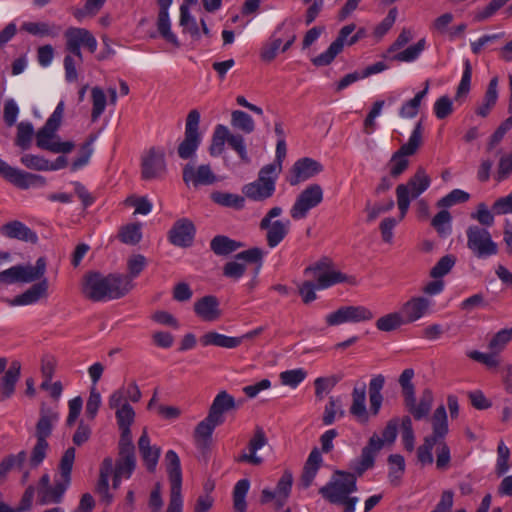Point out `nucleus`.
I'll return each mask as SVG.
<instances>
[{
	"label": "nucleus",
	"instance_id": "obj_25",
	"mask_svg": "<svg viewBox=\"0 0 512 512\" xmlns=\"http://www.w3.org/2000/svg\"><path fill=\"white\" fill-rule=\"evenodd\" d=\"M261 230L266 231V242L269 248L278 246L289 234L291 222L289 219L275 220L274 222H260Z\"/></svg>",
	"mask_w": 512,
	"mask_h": 512
},
{
	"label": "nucleus",
	"instance_id": "obj_62",
	"mask_svg": "<svg viewBox=\"0 0 512 512\" xmlns=\"http://www.w3.org/2000/svg\"><path fill=\"white\" fill-rule=\"evenodd\" d=\"M119 239L124 244L135 245L142 237L140 224H129L123 226L119 231Z\"/></svg>",
	"mask_w": 512,
	"mask_h": 512
},
{
	"label": "nucleus",
	"instance_id": "obj_58",
	"mask_svg": "<svg viewBox=\"0 0 512 512\" xmlns=\"http://www.w3.org/2000/svg\"><path fill=\"white\" fill-rule=\"evenodd\" d=\"M452 217L447 210L439 211L431 221V225L440 236H447L452 231Z\"/></svg>",
	"mask_w": 512,
	"mask_h": 512
},
{
	"label": "nucleus",
	"instance_id": "obj_57",
	"mask_svg": "<svg viewBox=\"0 0 512 512\" xmlns=\"http://www.w3.org/2000/svg\"><path fill=\"white\" fill-rule=\"evenodd\" d=\"M402 325H406L400 312H393L380 317L376 321V327L380 331L390 332Z\"/></svg>",
	"mask_w": 512,
	"mask_h": 512
},
{
	"label": "nucleus",
	"instance_id": "obj_2",
	"mask_svg": "<svg viewBox=\"0 0 512 512\" xmlns=\"http://www.w3.org/2000/svg\"><path fill=\"white\" fill-rule=\"evenodd\" d=\"M356 477L352 473L337 472L333 478L320 490L319 493L330 503L342 505L343 512H354L359 499L350 496L356 491Z\"/></svg>",
	"mask_w": 512,
	"mask_h": 512
},
{
	"label": "nucleus",
	"instance_id": "obj_24",
	"mask_svg": "<svg viewBox=\"0 0 512 512\" xmlns=\"http://www.w3.org/2000/svg\"><path fill=\"white\" fill-rule=\"evenodd\" d=\"M268 443V439L261 427H256L254 435L249 440L248 452L243 451L235 460L237 462H245L252 465H261L263 458L257 455V451Z\"/></svg>",
	"mask_w": 512,
	"mask_h": 512
},
{
	"label": "nucleus",
	"instance_id": "obj_22",
	"mask_svg": "<svg viewBox=\"0 0 512 512\" xmlns=\"http://www.w3.org/2000/svg\"><path fill=\"white\" fill-rule=\"evenodd\" d=\"M323 170V166L316 160L303 158L296 161L291 169V175L288 179L292 186L306 181Z\"/></svg>",
	"mask_w": 512,
	"mask_h": 512
},
{
	"label": "nucleus",
	"instance_id": "obj_5",
	"mask_svg": "<svg viewBox=\"0 0 512 512\" xmlns=\"http://www.w3.org/2000/svg\"><path fill=\"white\" fill-rule=\"evenodd\" d=\"M63 113L64 102L60 101L54 112L47 119L45 125L36 133V143L39 148L53 153H69L73 150L75 146L73 142H61L56 135V131L62 121Z\"/></svg>",
	"mask_w": 512,
	"mask_h": 512
},
{
	"label": "nucleus",
	"instance_id": "obj_50",
	"mask_svg": "<svg viewBox=\"0 0 512 512\" xmlns=\"http://www.w3.org/2000/svg\"><path fill=\"white\" fill-rule=\"evenodd\" d=\"M157 29L160 35L175 47H179L177 36L171 31V22L168 12L159 11L157 19Z\"/></svg>",
	"mask_w": 512,
	"mask_h": 512
},
{
	"label": "nucleus",
	"instance_id": "obj_4",
	"mask_svg": "<svg viewBox=\"0 0 512 512\" xmlns=\"http://www.w3.org/2000/svg\"><path fill=\"white\" fill-rule=\"evenodd\" d=\"M75 461V449L68 448L61 457L59 472L54 476L53 484L45 489H38V501L41 505L59 504L62 502L71 484V473Z\"/></svg>",
	"mask_w": 512,
	"mask_h": 512
},
{
	"label": "nucleus",
	"instance_id": "obj_60",
	"mask_svg": "<svg viewBox=\"0 0 512 512\" xmlns=\"http://www.w3.org/2000/svg\"><path fill=\"white\" fill-rule=\"evenodd\" d=\"M27 454L25 451H20L17 454H11L5 457L0 462V477H5L7 473L14 468H21L26 461Z\"/></svg>",
	"mask_w": 512,
	"mask_h": 512
},
{
	"label": "nucleus",
	"instance_id": "obj_1",
	"mask_svg": "<svg viewBox=\"0 0 512 512\" xmlns=\"http://www.w3.org/2000/svg\"><path fill=\"white\" fill-rule=\"evenodd\" d=\"M134 287L131 279L122 274H109L100 272H87L81 282L82 295L93 301L103 302L119 299L129 293Z\"/></svg>",
	"mask_w": 512,
	"mask_h": 512
},
{
	"label": "nucleus",
	"instance_id": "obj_29",
	"mask_svg": "<svg viewBox=\"0 0 512 512\" xmlns=\"http://www.w3.org/2000/svg\"><path fill=\"white\" fill-rule=\"evenodd\" d=\"M165 465L170 481V493H182V471L180 458L174 450L165 454Z\"/></svg>",
	"mask_w": 512,
	"mask_h": 512
},
{
	"label": "nucleus",
	"instance_id": "obj_48",
	"mask_svg": "<svg viewBox=\"0 0 512 512\" xmlns=\"http://www.w3.org/2000/svg\"><path fill=\"white\" fill-rule=\"evenodd\" d=\"M96 137L91 135L80 147L79 154L76 159L72 162L70 169L75 172L82 167L86 166L93 154V143Z\"/></svg>",
	"mask_w": 512,
	"mask_h": 512
},
{
	"label": "nucleus",
	"instance_id": "obj_47",
	"mask_svg": "<svg viewBox=\"0 0 512 512\" xmlns=\"http://www.w3.org/2000/svg\"><path fill=\"white\" fill-rule=\"evenodd\" d=\"M389 473L388 478L392 485L400 484L401 478L405 472L404 457L399 454H392L388 457Z\"/></svg>",
	"mask_w": 512,
	"mask_h": 512
},
{
	"label": "nucleus",
	"instance_id": "obj_11",
	"mask_svg": "<svg viewBox=\"0 0 512 512\" xmlns=\"http://www.w3.org/2000/svg\"><path fill=\"white\" fill-rule=\"evenodd\" d=\"M64 37L66 50L77 57L79 62L83 60L81 47L87 48L91 53L97 50L96 38L85 28L69 27L66 29Z\"/></svg>",
	"mask_w": 512,
	"mask_h": 512
},
{
	"label": "nucleus",
	"instance_id": "obj_13",
	"mask_svg": "<svg viewBox=\"0 0 512 512\" xmlns=\"http://www.w3.org/2000/svg\"><path fill=\"white\" fill-rule=\"evenodd\" d=\"M199 122L200 113L196 109L191 110L186 118L184 140L178 146V155L182 159L190 158L200 145Z\"/></svg>",
	"mask_w": 512,
	"mask_h": 512
},
{
	"label": "nucleus",
	"instance_id": "obj_3",
	"mask_svg": "<svg viewBox=\"0 0 512 512\" xmlns=\"http://www.w3.org/2000/svg\"><path fill=\"white\" fill-rule=\"evenodd\" d=\"M136 467L135 453H118V458L114 463L111 457H106L100 466L99 480L96 485V492L101 496L102 501L110 504L113 496L109 493V478L112 473L129 479Z\"/></svg>",
	"mask_w": 512,
	"mask_h": 512
},
{
	"label": "nucleus",
	"instance_id": "obj_12",
	"mask_svg": "<svg viewBox=\"0 0 512 512\" xmlns=\"http://www.w3.org/2000/svg\"><path fill=\"white\" fill-rule=\"evenodd\" d=\"M323 201V189L318 184L307 186L297 196L290 208V216L293 220H302L307 217L310 210L317 207Z\"/></svg>",
	"mask_w": 512,
	"mask_h": 512
},
{
	"label": "nucleus",
	"instance_id": "obj_21",
	"mask_svg": "<svg viewBox=\"0 0 512 512\" xmlns=\"http://www.w3.org/2000/svg\"><path fill=\"white\" fill-rule=\"evenodd\" d=\"M349 413L354 417V419L365 425L370 421V409L368 410L366 407V383L365 382H357L351 393V405L349 408Z\"/></svg>",
	"mask_w": 512,
	"mask_h": 512
},
{
	"label": "nucleus",
	"instance_id": "obj_36",
	"mask_svg": "<svg viewBox=\"0 0 512 512\" xmlns=\"http://www.w3.org/2000/svg\"><path fill=\"white\" fill-rule=\"evenodd\" d=\"M234 407V398L226 391H222L214 398L208 415L212 416L214 420L219 421V423L222 424L224 422L223 414L234 409Z\"/></svg>",
	"mask_w": 512,
	"mask_h": 512
},
{
	"label": "nucleus",
	"instance_id": "obj_51",
	"mask_svg": "<svg viewBox=\"0 0 512 512\" xmlns=\"http://www.w3.org/2000/svg\"><path fill=\"white\" fill-rule=\"evenodd\" d=\"M432 404L433 394L430 390L426 389L422 393L419 402L410 408L409 413H411L416 420H421L429 414Z\"/></svg>",
	"mask_w": 512,
	"mask_h": 512
},
{
	"label": "nucleus",
	"instance_id": "obj_9",
	"mask_svg": "<svg viewBox=\"0 0 512 512\" xmlns=\"http://www.w3.org/2000/svg\"><path fill=\"white\" fill-rule=\"evenodd\" d=\"M466 236L467 247L476 258L487 259L498 253V245L486 228L471 225L466 230Z\"/></svg>",
	"mask_w": 512,
	"mask_h": 512
},
{
	"label": "nucleus",
	"instance_id": "obj_27",
	"mask_svg": "<svg viewBox=\"0 0 512 512\" xmlns=\"http://www.w3.org/2000/svg\"><path fill=\"white\" fill-rule=\"evenodd\" d=\"M381 450V444L378 440V435L373 434L365 447L361 451L359 459L353 466L354 471L361 476L366 470L372 468L375 463V457Z\"/></svg>",
	"mask_w": 512,
	"mask_h": 512
},
{
	"label": "nucleus",
	"instance_id": "obj_39",
	"mask_svg": "<svg viewBox=\"0 0 512 512\" xmlns=\"http://www.w3.org/2000/svg\"><path fill=\"white\" fill-rule=\"evenodd\" d=\"M210 199L219 206L237 210L242 209L245 204V198L243 196L230 192L213 191L210 194Z\"/></svg>",
	"mask_w": 512,
	"mask_h": 512
},
{
	"label": "nucleus",
	"instance_id": "obj_55",
	"mask_svg": "<svg viewBox=\"0 0 512 512\" xmlns=\"http://www.w3.org/2000/svg\"><path fill=\"white\" fill-rule=\"evenodd\" d=\"M229 136V129L224 125H217L213 137L212 143L209 148V152L212 156L220 155L224 150L225 141H227Z\"/></svg>",
	"mask_w": 512,
	"mask_h": 512
},
{
	"label": "nucleus",
	"instance_id": "obj_14",
	"mask_svg": "<svg viewBox=\"0 0 512 512\" xmlns=\"http://www.w3.org/2000/svg\"><path fill=\"white\" fill-rule=\"evenodd\" d=\"M304 275L311 276L316 280L315 284L318 289H326L345 280V276L341 272L331 268V263L326 258L305 268Z\"/></svg>",
	"mask_w": 512,
	"mask_h": 512
},
{
	"label": "nucleus",
	"instance_id": "obj_35",
	"mask_svg": "<svg viewBox=\"0 0 512 512\" xmlns=\"http://www.w3.org/2000/svg\"><path fill=\"white\" fill-rule=\"evenodd\" d=\"M221 425L219 421L213 419L212 416L207 415L205 419L200 421L194 430V440L198 447L206 448L209 446L214 429Z\"/></svg>",
	"mask_w": 512,
	"mask_h": 512
},
{
	"label": "nucleus",
	"instance_id": "obj_26",
	"mask_svg": "<svg viewBox=\"0 0 512 512\" xmlns=\"http://www.w3.org/2000/svg\"><path fill=\"white\" fill-rule=\"evenodd\" d=\"M58 420L59 413L56 409L41 405L39 419L35 427L36 440H47Z\"/></svg>",
	"mask_w": 512,
	"mask_h": 512
},
{
	"label": "nucleus",
	"instance_id": "obj_37",
	"mask_svg": "<svg viewBox=\"0 0 512 512\" xmlns=\"http://www.w3.org/2000/svg\"><path fill=\"white\" fill-rule=\"evenodd\" d=\"M20 363L12 362L9 369L5 372L0 381V395L2 399L10 398L15 391V385L20 377Z\"/></svg>",
	"mask_w": 512,
	"mask_h": 512
},
{
	"label": "nucleus",
	"instance_id": "obj_16",
	"mask_svg": "<svg viewBox=\"0 0 512 512\" xmlns=\"http://www.w3.org/2000/svg\"><path fill=\"white\" fill-rule=\"evenodd\" d=\"M264 252L260 248H252L246 251H242L238 253L235 257L234 261L227 262L223 268V274L234 280H238L245 273L246 267L243 263L239 262L240 260H244L249 263H258L256 268V273L259 272L262 265V258Z\"/></svg>",
	"mask_w": 512,
	"mask_h": 512
},
{
	"label": "nucleus",
	"instance_id": "obj_44",
	"mask_svg": "<svg viewBox=\"0 0 512 512\" xmlns=\"http://www.w3.org/2000/svg\"><path fill=\"white\" fill-rule=\"evenodd\" d=\"M21 29L38 37H56L59 28L48 22H24Z\"/></svg>",
	"mask_w": 512,
	"mask_h": 512
},
{
	"label": "nucleus",
	"instance_id": "obj_31",
	"mask_svg": "<svg viewBox=\"0 0 512 512\" xmlns=\"http://www.w3.org/2000/svg\"><path fill=\"white\" fill-rule=\"evenodd\" d=\"M48 295V280L42 279L40 282L32 285L22 294L16 296L11 302V305L25 306L37 303L40 299Z\"/></svg>",
	"mask_w": 512,
	"mask_h": 512
},
{
	"label": "nucleus",
	"instance_id": "obj_33",
	"mask_svg": "<svg viewBox=\"0 0 512 512\" xmlns=\"http://www.w3.org/2000/svg\"><path fill=\"white\" fill-rule=\"evenodd\" d=\"M432 434L425 438H432L435 442L444 441L449 432L447 412L444 405H440L431 417Z\"/></svg>",
	"mask_w": 512,
	"mask_h": 512
},
{
	"label": "nucleus",
	"instance_id": "obj_8",
	"mask_svg": "<svg viewBox=\"0 0 512 512\" xmlns=\"http://www.w3.org/2000/svg\"><path fill=\"white\" fill-rule=\"evenodd\" d=\"M423 126L422 122L419 121L409 139L408 142L403 144L396 152L391 156L387 167L391 177L398 178L402 175L409 166L408 156L414 155L422 144Z\"/></svg>",
	"mask_w": 512,
	"mask_h": 512
},
{
	"label": "nucleus",
	"instance_id": "obj_7",
	"mask_svg": "<svg viewBox=\"0 0 512 512\" xmlns=\"http://www.w3.org/2000/svg\"><path fill=\"white\" fill-rule=\"evenodd\" d=\"M280 174V165H265L257 180L243 186V194L253 201H264L273 196L276 190V180Z\"/></svg>",
	"mask_w": 512,
	"mask_h": 512
},
{
	"label": "nucleus",
	"instance_id": "obj_6",
	"mask_svg": "<svg viewBox=\"0 0 512 512\" xmlns=\"http://www.w3.org/2000/svg\"><path fill=\"white\" fill-rule=\"evenodd\" d=\"M431 184V178L425 169L419 167L415 174L409 178L406 184L396 187L397 206L400 212V220H403L409 210L412 200L417 199Z\"/></svg>",
	"mask_w": 512,
	"mask_h": 512
},
{
	"label": "nucleus",
	"instance_id": "obj_63",
	"mask_svg": "<svg viewBox=\"0 0 512 512\" xmlns=\"http://www.w3.org/2000/svg\"><path fill=\"white\" fill-rule=\"evenodd\" d=\"M307 372L303 368L286 370L280 373L279 378L283 385L296 388L305 380Z\"/></svg>",
	"mask_w": 512,
	"mask_h": 512
},
{
	"label": "nucleus",
	"instance_id": "obj_20",
	"mask_svg": "<svg viewBox=\"0 0 512 512\" xmlns=\"http://www.w3.org/2000/svg\"><path fill=\"white\" fill-rule=\"evenodd\" d=\"M432 305V300L423 296H414L402 304L399 312L405 324H411L428 315Z\"/></svg>",
	"mask_w": 512,
	"mask_h": 512
},
{
	"label": "nucleus",
	"instance_id": "obj_38",
	"mask_svg": "<svg viewBox=\"0 0 512 512\" xmlns=\"http://www.w3.org/2000/svg\"><path fill=\"white\" fill-rule=\"evenodd\" d=\"M203 346H217L227 349H233L242 344V338L226 336L218 332L210 331L200 338Z\"/></svg>",
	"mask_w": 512,
	"mask_h": 512
},
{
	"label": "nucleus",
	"instance_id": "obj_34",
	"mask_svg": "<svg viewBox=\"0 0 512 512\" xmlns=\"http://www.w3.org/2000/svg\"><path fill=\"white\" fill-rule=\"evenodd\" d=\"M385 384V377L382 374L374 375L369 382V403L372 416H377L381 410L383 403V395L381 393Z\"/></svg>",
	"mask_w": 512,
	"mask_h": 512
},
{
	"label": "nucleus",
	"instance_id": "obj_40",
	"mask_svg": "<svg viewBox=\"0 0 512 512\" xmlns=\"http://www.w3.org/2000/svg\"><path fill=\"white\" fill-rule=\"evenodd\" d=\"M498 99V77H493L487 87L483 102L477 107L476 114L486 117Z\"/></svg>",
	"mask_w": 512,
	"mask_h": 512
},
{
	"label": "nucleus",
	"instance_id": "obj_52",
	"mask_svg": "<svg viewBox=\"0 0 512 512\" xmlns=\"http://www.w3.org/2000/svg\"><path fill=\"white\" fill-rule=\"evenodd\" d=\"M105 2L106 0H87L82 8H74L72 14L78 21L92 18L102 9Z\"/></svg>",
	"mask_w": 512,
	"mask_h": 512
},
{
	"label": "nucleus",
	"instance_id": "obj_23",
	"mask_svg": "<svg viewBox=\"0 0 512 512\" xmlns=\"http://www.w3.org/2000/svg\"><path fill=\"white\" fill-rule=\"evenodd\" d=\"M195 227L191 220L181 218L177 220L169 231L170 242L179 247H188L192 244Z\"/></svg>",
	"mask_w": 512,
	"mask_h": 512
},
{
	"label": "nucleus",
	"instance_id": "obj_30",
	"mask_svg": "<svg viewBox=\"0 0 512 512\" xmlns=\"http://www.w3.org/2000/svg\"><path fill=\"white\" fill-rule=\"evenodd\" d=\"M194 311L199 318L206 322H214L221 316L219 301L213 295H207L198 299L194 303Z\"/></svg>",
	"mask_w": 512,
	"mask_h": 512
},
{
	"label": "nucleus",
	"instance_id": "obj_41",
	"mask_svg": "<svg viewBox=\"0 0 512 512\" xmlns=\"http://www.w3.org/2000/svg\"><path fill=\"white\" fill-rule=\"evenodd\" d=\"M428 90H429V82L426 81L425 87L423 90L416 93V95L412 99L405 101L401 105V107L399 109V116L401 118H408V119L416 117V115L418 114L421 102L426 97Z\"/></svg>",
	"mask_w": 512,
	"mask_h": 512
},
{
	"label": "nucleus",
	"instance_id": "obj_56",
	"mask_svg": "<svg viewBox=\"0 0 512 512\" xmlns=\"http://www.w3.org/2000/svg\"><path fill=\"white\" fill-rule=\"evenodd\" d=\"M425 46L426 40L422 38L416 44H413L405 50L392 56L391 59L399 62H412L420 56V54L425 49Z\"/></svg>",
	"mask_w": 512,
	"mask_h": 512
},
{
	"label": "nucleus",
	"instance_id": "obj_28",
	"mask_svg": "<svg viewBox=\"0 0 512 512\" xmlns=\"http://www.w3.org/2000/svg\"><path fill=\"white\" fill-rule=\"evenodd\" d=\"M138 448L147 470L149 472H154L161 455V448L156 445H151L146 429L143 430V433L138 440Z\"/></svg>",
	"mask_w": 512,
	"mask_h": 512
},
{
	"label": "nucleus",
	"instance_id": "obj_42",
	"mask_svg": "<svg viewBox=\"0 0 512 512\" xmlns=\"http://www.w3.org/2000/svg\"><path fill=\"white\" fill-rule=\"evenodd\" d=\"M283 25H279L268 41L262 46L260 57L265 62H271L277 56V53L282 46L283 39L279 36Z\"/></svg>",
	"mask_w": 512,
	"mask_h": 512
},
{
	"label": "nucleus",
	"instance_id": "obj_59",
	"mask_svg": "<svg viewBox=\"0 0 512 512\" xmlns=\"http://www.w3.org/2000/svg\"><path fill=\"white\" fill-rule=\"evenodd\" d=\"M34 135V127L31 122H20L17 125V136L16 145L21 147L23 150H27L32 141Z\"/></svg>",
	"mask_w": 512,
	"mask_h": 512
},
{
	"label": "nucleus",
	"instance_id": "obj_53",
	"mask_svg": "<svg viewBox=\"0 0 512 512\" xmlns=\"http://www.w3.org/2000/svg\"><path fill=\"white\" fill-rule=\"evenodd\" d=\"M250 487V482L248 479L239 480L234 486L233 490V502L234 508L236 512H245L246 511V495L248 493Z\"/></svg>",
	"mask_w": 512,
	"mask_h": 512
},
{
	"label": "nucleus",
	"instance_id": "obj_61",
	"mask_svg": "<svg viewBox=\"0 0 512 512\" xmlns=\"http://www.w3.org/2000/svg\"><path fill=\"white\" fill-rule=\"evenodd\" d=\"M292 481V474L289 472H285L279 479L275 490L279 507L283 506L286 502L292 488Z\"/></svg>",
	"mask_w": 512,
	"mask_h": 512
},
{
	"label": "nucleus",
	"instance_id": "obj_64",
	"mask_svg": "<svg viewBox=\"0 0 512 512\" xmlns=\"http://www.w3.org/2000/svg\"><path fill=\"white\" fill-rule=\"evenodd\" d=\"M401 438L405 449L409 452L414 450L415 436L412 426V420L409 416L401 419Z\"/></svg>",
	"mask_w": 512,
	"mask_h": 512
},
{
	"label": "nucleus",
	"instance_id": "obj_32",
	"mask_svg": "<svg viewBox=\"0 0 512 512\" xmlns=\"http://www.w3.org/2000/svg\"><path fill=\"white\" fill-rule=\"evenodd\" d=\"M0 233L8 238L35 243L37 235L29 227L20 221H11L0 227Z\"/></svg>",
	"mask_w": 512,
	"mask_h": 512
},
{
	"label": "nucleus",
	"instance_id": "obj_45",
	"mask_svg": "<svg viewBox=\"0 0 512 512\" xmlns=\"http://www.w3.org/2000/svg\"><path fill=\"white\" fill-rule=\"evenodd\" d=\"M322 462L320 451L315 448L311 451L304 466L302 481L305 487L310 486Z\"/></svg>",
	"mask_w": 512,
	"mask_h": 512
},
{
	"label": "nucleus",
	"instance_id": "obj_19",
	"mask_svg": "<svg viewBox=\"0 0 512 512\" xmlns=\"http://www.w3.org/2000/svg\"><path fill=\"white\" fill-rule=\"evenodd\" d=\"M166 173V162L161 150L151 148L142 157L141 176L144 180L162 178Z\"/></svg>",
	"mask_w": 512,
	"mask_h": 512
},
{
	"label": "nucleus",
	"instance_id": "obj_43",
	"mask_svg": "<svg viewBox=\"0 0 512 512\" xmlns=\"http://www.w3.org/2000/svg\"><path fill=\"white\" fill-rule=\"evenodd\" d=\"M20 282L30 283L41 279L46 272V261L43 257L37 259L35 266L19 265Z\"/></svg>",
	"mask_w": 512,
	"mask_h": 512
},
{
	"label": "nucleus",
	"instance_id": "obj_18",
	"mask_svg": "<svg viewBox=\"0 0 512 512\" xmlns=\"http://www.w3.org/2000/svg\"><path fill=\"white\" fill-rule=\"evenodd\" d=\"M183 181L187 186L192 185L194 188H198L217 183L219 177L213 172L209 164H202L197 167L186 164L183 168Z\"/></svg>",
	"mask_w": 512,
	"mask_h": 512
},
{
	"label": "nucleus",
	"instance_id": "obj_54",
	"mask_svg": "<svg viewBox=\"0 0 512 512\" xmlns=\"http://www.w3.org/2000/svg\"><path fill=\"white\" fill-rule=\"evenodd\" d=\"M345 411L342 409V403L340 398L330 397L328 403L325 405L323 413V423L325 425H331L336 420V417H343Z\"/></svg>",
	"mask_w": 512,
	"mask_h": 512
},
{
	"label": "nucleus",
	"instance_id": "obj_17",
	"mask_svg": "<svg viewBox=\"0 0 512 512\" xmlns=\"http://www.w3.org/2000/svg\"><path fill=\"white\" fill-rule=\"evenodd\" d=\"M0 175L21 189H28L32 186H42L45 183V180L42 176L14 168L3 161L1 158Z\"/></svg>",
	"mask_w": 512,
	"mask_h": 512
},
{
	"label": "nucleus",
	"instance_id": "obj_49",
	"mask_svg": "<svg viewBox=\"0 0 512 512\" xmlns=\"http://www.w3.org/2000/svg\"><path fill=\"white\" fill-rule=\"evenodd\" d=\"M231 125L233 128L246 134L252 133L255 129V123L252 117L241 110H234L231 113Z\"/></svg>",
	"mask_w": 512,
	"mask_h": 512
},
{
	"label": "nucleus",
	"instance_id": "obj_10",
	"mask_svg": "<svg viewBox=\"0 0 512 512\" xmlns=\"http://www.w3.org/2000/svg\"><path fill=\"white\" fill-rule=\"evenodd\" d=\"M355 24H348L342 27L337 38L330 44L326 51L312 59L315 66H327L335 57L343 50L345 44L353 45L363 37V30H359L356 34L347 39L355 30Z\"/></svg>",
	"mask_w": 512,
	"mask_h": 512
},
{
	"label": "nucleus",
	"instance_id": "obj_15",
	"mask_svg": "<svg viewBox=\"0 0 512 512\" xmlns=\"http://www.w3.org/2000/svg\"><path fill=\"white\" fill-rule=\"evenodd\" d=\"M374 314L365 306H342L336 311L326 315L325 320L329 326H337L343 323H358L369 321Z\"/></svg>",
	"mask_w": 512,
	"mask_h": 512
},
{
	"label": "nucleus",
	"instance_id": "obj_46",
	"mask_svg": "<svg viewBox=\"0 0 512 512\" xmlns=\"http://www.w3.org/2000/svg\"><path fill=\"white\" fill-rule=\"evenodd\" d=\"M241 246L242 244L240 242L232 240L229 237L223 235L215 236L210 242L211 250L216 255L220 256L228 255L236 251Z\"/></svg>",
	"mask_w": 512,
	"mask_h": 512
}]
</instances>
